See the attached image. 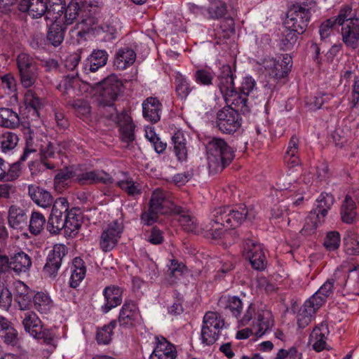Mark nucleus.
I'll return each mask as SVG.
<instances>
[{
  "label": "nucleus",
  "mask_w": 359,
  "mask_h": 359,
  "mask_svg": "<svg viewBox=\"0 0 359 359\" xmlns=\"http://www.w3.org/2000/svg\"><path fill=\"white\" fill-rule=\"evenodd\" d=\"M80 81L78 72H72V73H67L63 76L62 79L58 84L57 88L60 90H64L66 93L72 90H74L76 86L79 85Z\"/></svg>",
  "instance_id": "obj_59"
},
{
  "label": "nucleus",
  "mask_w": 359,
  "mask_h": 359,
  "mask_svg": "<svg viewBox=\"0 0 359 359\" xmlns=\"http://www.w3.org/2000/svg\"><path fill=\"white\" fill-rule=\"evenodd\" d=\"M104 303L100 311L103 314L120 306L123 302V288L116 285L106 286L102 290Z\"/></svg>",
  "instance_id": "obj_24"
},
{
  "label": "nucleus",
  "mask_w": 359,
  "mask_h": 359,
  "mask_svg": "<svg viewBox=\"0 0 359 359\" xmlns=\"http://www.w3.org/2000/svg\"><path fill=\"white\" fill-rule=\"evenodd\" d=\"M122 87V82L114 76H109L103 79L101 83L99 104L100 106L109 107V118L114 119L118 125L122 142L130 144L135 140V126L128 111L123 109L118 113L114 107V102L120 95Z\"/></svg>",
  "instance_id": "obj_1"
},
{
  "label": "nucleus",
  "mask_w": 359,
  "mask_h": 359,
  "mask_svg": "<svg viewBox=\"0 0 359 359\" xmlns=\"http://www.w3.org/2000/svg\"><path fill=\"white\" fill-rule=\"evenodd\" d=\"M226 327L224 319L216 311H207L203 318L199 339L203 346L213 345Z\"/></svg>",
  "instance_id": "obj_10"
},
{
  "label": "nucleus",
  "mask_w": 359,
  "mask_h": 359,
  "mask_svg": "<svg viewBox=\"0 0 359 359\" xmlns=\"http://www.w3.org/2000/svg\"><path fill=\"white\" fill-rule=\"evenodd\" d=\"M144 118L151 123H157L160 118L162 104L157 97H149L142 102Z\"/></svg>",
  "instance_id": "obj_34"
},
{
  "label": "nucleus",
  "mask_w": 359,
  "mask_h": 359,
  "mask_svg": "<svg viewBox=\"0 0 359 359\" xmlns=\"http://www.w3.org/2000/svg\"><path fill=\"white\" fill-rule=\"evenodd\" d=\"M28 194L32 200L39 206L46 208L53 205V198L50 193L39 186L31 184L28 187Z\"/></svg>",
  "instance_id": "obj_37"
},
{
  "label": "nucleus",
  "mask_w": 359,
  "mask_h": 359,
  "mask_svg": "<svg viewBox=\"0 0 359 359\" xmlns=\"http://www.w3.org/2000/svg\"><path fill=\"white\" fill-rule=\"evenodd\" d=\"M116 320L121 327L126 329L134 328L141 325L142 317L137 302L126 299Z\"/></svg>",
  "instance_id": "obj_17"
},
{
  "label": "nucleus",
  "mask_w": 359,
  "mask_h": 359,
  "mask_svg": "<svg viewBox=\"0 0 359 359\" xmlns=\"http://www.w3.org/2000/svg\"><path fill=\"white\" fill-rule=\"evenodd\" d=\"M47 222L44 215L39 211H33L32 212L29 229L32 235L36 236L40 234L46 226Z\"/></svg>",
  "instance_id": "obj_56"
},
{
  "label": "nucleus",
  "mask_w": 359,
  "mask_h": 359,
  "mask_svg": "<svg viewBox=\"0 0 359 359\" xmlns=\"http://www.w3.org/2000/svg\"><path fill=\"white\" fill-rule=\"evenodd\" d=\"M283 191V194L287 198H290L294 206L302 204L304 199L303 194L305 192V189L300 187L299 183L295 182L294 184L285 187Z\"/></svg>",
  "instance_id": "obj_54"
},
{
  "label": "nucleus",
  "mask_w": 359,
  "mask_h": 359,
  "mask_svg": "<svg viewBox=\"0 0 359 359\" xmlns=\"http://www.w3.org/2000/svg\"><path fill=\"white\" fill-rule=\"evenodd\" d=\"M168 274L170 278H172V282L178 280L181 276L185 274L188 269L187 266L182 262H179L176 259L170 260V264H168Z\"/></svg>",
  "instance_id": "obj_58"
},
{
  "label": "nucleus",
  "mask_w": 359,
  "mask_h": 359,
  "mask_svg": "<svg viewBox=\"0 0 359 359\" xmlns=\"http://www.w3.org/2000/svg\"><path fill=\"white\" fill-rule=\"evenodd\" d=\"M32 266L30 257L21 249L18 248L12 254L10 258L8 257L7 269H13L17 273H25Z\"/></svg>",
  "instance_id": "obj_28"
},
{
  "label": "nucleus",
  "mask_w": 359,
  "mask_h": 359,
  "mask_svg": "<svg viewBox=\"0 0 359 359\" xmlns=\"http://www.w3.org/2000/svg\"><path fill=\"white\" fill-rule=\"evenodd\" d=\"M345 251L349 255H359V240L356 229L346 231L344 238Z\"/></svg>",
  "instance_id": "obj_51"
},
{
  "label": "nucleus",
  "mask_w": 359,
  "mask_h": 359,
  "mask_svg": "<svg viewBox=\"0 0 359 359\" xmlns=\"http://www.w3.org/2000/svg\"><path fill=\"white\" fill-rule=\"evenodd\" d=\"M67 254V248L63 244L55 245L50 250L43 266V273L50 278H55L61 267L62 259Z\"/></svg>",
  "instance_id": "obj_23"
},
{
  "label": "nucleus",
  "mask_w": 359,
  "mask_h": 359,
  "mask_svg": "<svg viewBox=\"0 0 359 359\" xmlns=\"http://www.w3.org/2000/svg\"><path fill=\"white\" fill-rule=\"evenodd\" d=\"M41 314H48L53 307V302L46 292H37L34 294L32 304Z\"/></svg>",
  "instance_id": "obj_46"
},
{
  "label": "nucleus",
  "mask_w": 359,
  "mask_h": 359,
  "mask_svg": "<svg viewBox=\"0 0 359 359\" xmlns=\"http://www.w3.org/2000/svg\"><path fill=\"white\" fill-rule=\"evenodd\" d=\"M316 3L313 0L293 4L287 13L285 28H292L297 34H303L309 25L312 13L316 12Z\"/></svg>",
  "instance_id": "obj_9"
},
{
  "label": "nucleus",
  "mask_w": 359,
  "mask_h": 359,
  "mask_svg": "<svg viewBox=\"0 0 359 359\" xmlns=\"http://www.w3.org/2000/svg\"><path fill=\"white\" fill-rule=\"evenodd\" d=\"M0 83L11 95L13 100L18 102V82L13 73H6L0 76Z\"/></svg>",
  "instance_id": "obj_55"
},
{
  "label": "nucleus",
  "mask_w": 359,
  "mask_h": 359,
  "mask_svg": "<svg viewBox=\"0 0 359 359\" xmlns=\"http://www.w3.org/2000/svg\"><path fill=\"white\" fill-rule=\"evenodd\" d=\"M74 114L81 119L87 120L90 117L91 107L87 100L77 99L72 104Z\"/></svg>",
  "instance_id": "obj_61"
},
{
  "label": "nucleus",
  "mask_w": 359,
  "mask_h": 359,
  "mask_svg": "<svg viewBox=\"0 0 359 359\" xmlns=\"http://www.w3.org/2000/svg\"><path fill=\"white\" fill-rule=\"evenodd\" d=\"M74 182L80 186H88L102 183L106 185L113 184V177L104 170L84 171L81 165L76 168Z\"/></svg>",
  "instance_id": "obj_21"
},
{
  "label": "nucleus",
  "mask_w": 359,
  "mask_h": 359,
  "mask_svg": "<svg viewBox=\"0 0 359 359\" xmlns=\"http://www.w3.org/2000/svg\"><path fill=\"white\" fill-rule=\"evenodd\" d=\"M269 326L266 328L264 332L262 330L263 333H258L259 327L256 328L254 325L256 324L257 317L255 319H252L250 323L248 325H250V327H245L244 329L240 330L236 332V338L237 339H248L251 335L254 334L257 338H260L263 337L268 332H270L272 327L273 326V318L272 313L270 310H269Z\"/></svg>",
  "instance_id": "obj_39"
},
{
  "label": "nucleus",
  "mask_w": 359,
  "mask_h": 359,
  "mask_svg": "<svg viewBox=\"0 0 359 359\" xmlns=\"http://www.w3.org/2000/svg\"><path fill=\"white\" fill-rule=\"evenodd\" d=\"M328 334L329 329L326 324L322 323L313 329L310 335L311 340H313V350L320 352L326 348V339Z\"/></svg>",
  "instance_id": "obj_44"
},
{
  "label": "nucleus",
  "mask_w": 359,
  "mask_h": 359,
  "mask_svg": "<svg viewBox=\"0 0 359 359\" xmlns=\"http://www.w3.org/2000/svg\"><path fill=\"white\" fill-rule=\"evenodd\" d=\"M236 67L229 65H223L219 69L217 74V88L222 95L226 106L236 109L240 114H245L250 111L248 95L236 90L234 80Z\"/></svg>",
  "instance_id": "obj_5"
},
{
  "label": "nucleus",
  "mask_w": 359,
  "mask_h": 359,
  "mask_svg": "<svg viewBox=\"0 0 359 359\" xmlns=\"http://www.w3.org/2000/svg\"><path fill=\"white\" fill-rule=\"evenodd\" d=\"M226 4L221 1L212 4L208 8V13L210 18L214 20L222 18L226 15Z\"/></svg>",
  "instance_id": "obj_64"
},
{
  "label": "nucleus",
  "mask_w": 359,
  "mask_h": 359,
  "mask_svg": "<svg viewBox=\"0 0 359 359\" xmlns=\"http://www.w3.org/2000/svg\"><path fill=\"white\" fill-rule=\"evenodd\" d=\"M331 173L326 162H320L316 168L314 180L322 186L327 185L330 182Z\"/></svg>",
  "instance_id": "obj_60"
},
{
  "label": "nucleus",
  "mask_w": 359,
  "mask_h": 359,
  "mask_svg": "<svg viewBox=\"0 0 359 359\" xmlns=\"http://www.w3.org/2000/svg\"><path fill=\"white\" fill-rule=\"evenodd\" d=\"M20 124L17 112L6 107H0V126L7 128H16Z\"/></svg>",
  "instance_id": "obj_50"
},
{
  "label": "nucleus",
  "mask_w": 359,
  "mask_h": 359,
  "mask_svg": "<svg viewBox=\"0 0 359 359\" xmlns=\"http://www.w3.org/2000/svg\"><path fill=\"white\" fill-rule=\"evenodd\" d=\"M22 325L27 332L34 339L43 340L47 345H52L55 332L51 328L45 327L36 313L32 311L25 313Z\"/></svg>",
  "instance_id": "obj_12"
},
{
  "label": "nucleus",
  "mask_w": 359,
  "mask_h": 359,
  "mask_svg": "<svg viewBox=\"0 0 359 359\" xmlns=\"http://www.w3.org/2000/svg\"><path fill=\"white\" fill-rule=\"evenodd\" d=\"M334 203V197L332 194L322 192L316 198L313 208L310 211L309 219L313 224V226L317 229L322 225Z\"/></svg>",
  "instance_id": "obj_19"
},
{
  "label": "nucleus",
  "mask_w": 359,
  "mask_h": 359,
  "mask_svg": "<svg viewBox=\"0 0 359 359\" xmlns=\"http://www.w3.org/2000/svg\"><path fill=\"white\" fill-rule=\"evenodd\" d=\"M8 220L13 229H22L27 224V216L22 208L13 205L8 210Z\"/></svg>",
  "instance_id": "obj_45"
},
{
  "label": "nucleus",
  "mask_w": 359,
  "mask_h": 359,
  "mask_svg": "<svg viewBox=\"0 0 359 359\" xmlns=\"http://www.w3.org/2000/svg\"><path fill=\"white\" fill-rule=\"evenodd\" d=\"M340 215L341 221L346 224L353 223L357 217V205L352 197L347 194L342 203Z\"/></svg>",
  "instance_id": "obj_43"
},
{
  "label": "nucleus",
  "mask_w": 359,
  "mask_h": 359,
  "mask_svg": "<svg viewBox=\"0 0 359 359\" xmlns=\"http://www.w3.org/2000/svg\"><path fill=\"white\" fill-rule=\"evenodd\" d=\"M67 210L68 201L67 198L60 197L54 201L46 224V229L51 234H57L62 230L65 231L64 219Z\"/></svg>",
  "instance_id": "obj_20"
},
{
  "label": "nucleus",
  "mask_w": 359,
  "mask_h": 359,
  "mask_svg": "<svg viewBox=\"0 0 359 359\" xmlns=\"http://www.w3.org/2000/svg\"><path fill=\"white\" fill-rule=\"evenodd\" d=\"M175 91L178 99L186 100L189 95L196 89V86L191 85L189 79L177 72L174 76Z\"/></svg>",
  "instance_id": "obj_36"
},
{
  "label": "nucleus",
  "mask_w": 359,
  "mask_h": 359,
  "mask_svg": "<svg viewBox=\"0 0 359 359\" xmlns=\"http://www.w3.org/2000/svg\"><path fill=\"white\" fill-rule=\"evenodd\" d=\"M136 60L135 50L128 46L119 48L115 54L114 65L118 70H124L130 67Z\"/></svg>",
  "instance_id": "obj_33"
},
{
  "label": "nucleus",
  "mask_w": 359,
  "mask_h": 359,
  "mask_svg": "<svg viewBox=\"0 0 359 359\" xmlns=\"http://www.w3.org/2000/svg\"><path fill=\"white\" fill-rule=\"evenodd\" d=\"M217 306L222 311L229 313L236 319L238 326L245 327L250 323L252 319L257 317L256 328L259 327L258 333H263L269 326V309L266 305L259 302H250L243 313V304L238 296L224 294L219 297Z\"/></svg>",
  "instance_id": "obj_2"
},
{
  "label": "nucleus",
  "mask_w": 359,
  "mask_h": 359,
  "mask_svg": "<svg viewBox=\"0 0 359 359\" xmlns=\"http://www.w3.org/2000/svg\"><path fill=\"white\" fill-rule=\"evenodd\" d=\"M69 271L70 276L68 285L72 289H77L86 276L87 266L86 262L81 257H74L69 266Z\"/></svg>",
  "instance_id": "obj_29"
},
{
  "label": "nucleus",
  "mask_w": 359,
  "mask_h": 359,
  "mask_svg": "<svg viewBox=\"0 0 359 359\" xmlns=\"http://www.w3.org/2000/svg\"><path fill=\"white\" fill-rule=\"evenodd\" d=\"M20 83L25 88H29L36 83L39 72L34 60L28 54L20 53L16 59Z\"/></svg>",
  "instance_id": "obj_15"
},
{
  "label": "nucleus",
  "mask_w": 359,
  "mask_h": 359,
  "mask_svg": "<svg viewBox=\"0 0 359 359\" xmlns=\"http://www.w3.org/2000/svg\"><path fill=\"white\" fill-rule=\"evenodd\" d=\"M299 147V137L296 135H292L290 139L284 155V162L290 168L296 167L301 163Z\"/></svg>",
  "instance_id": "obj_38"
},
{
  "label": "nucleus",
  "mask_w": 359,
  "mask_h": 359,
  "mask_svg": "<svg viewBox=\"0 0 359 359\" xmlns=\"http://www.w3.org/2000/svg\"><path fill=\"white\" fill-rule=\"evenodd\" d=\"M251 233L244 236L238 234V238L245 241L244 250L246 257L249 259L252 267L257 271H262L266 266V258L262 244L250 237Z\"/></svg>",
  "instance_id": "obj_14"
},
{
  "label": "nucleus",
  "mask_w": 359,
  "mask_h": 359,
  "mask_svg": "<svg viewBox=\"0 0 359 359\" xmlns=\"http://www.w3.org/2000/svg\"><path fill=\"white\" fill-rule=\"evenodd\" d=\"M99 7L86 1L78 2L72 0L65 8L62 22L65 26L77 21L73 32L77 36L85 37L97 22Z\"/></svg>",
  "instance_id": "obj_4"
},
{
  "label": "nucleus",
  "mask_w": 359,
  "mask_h": 359,
  "mask_svg": "<svg viewBox=\"0 0 359 359\" xmlns=\"http://www.w3.org/2000/svg\"><path fill=\"white\" fill-rule=\"evenodd\" d=\"M214 215L217 221L224 223L226 229H234L248 218V211L246 206L243 205L234 208L222 206L214 209Z\"/></svg>",
  "instance_id": "obj_13"
},
{
  "label": "nucleus",
  "mask_w": 359,
  "mask_h": 359,
  "mask_svg": "<svg viewBox=\"0 0 359 359\" xmlns=\"http://www.w3.org/2000/svg\"><path fill=\"white\" fill-rule=\"evenodd\" d=\"M207 149L208 168L211 173L222 172L235 157L234 150L222 138L213 137Z\"/></svg>",
  "instance_id": "obj_8"
},
{
  "label": "nucleus",
  "mask_w": 359,
  "mask_h": 359,
  "mask_svg": "<svg viewBox=\"0 0 359 359\" xmlns=\"http://www.w3.org/2000/svg\"><path fill=\"white\" fill-rule=\"evenodd\" d=\"M242 116L239 112L230 107H224L217 113L216 125L224 134H233L242 125Z\"/></svg>",
  "instance_id": "obj_16"
},
{
  "label": "nucleus",
  "mask_w": 359,
  "mask_h": 359,
  "mask_svg": "<svg viewBox=\"0 0 359 359\" xmlns=\"http://www.w3.org/2000/svg\"><path fill=\"white\" fill-rule=\"evenodd\" d=\"M34 298V294L29 287L22 281H18L15 285L14 301L18 304L20 310H29Z\"/></svg>",
  "instance_id": "obj_32"
},
{
  "label": "nucleus",
  "mask_w": 359,
  "mask_h": 359,
  "mask_svg": "<svg viewBox=\"0 0 359 359\" xmlns=\"http://www.w3.org/2000/svg\"><path fill=\"white\" fill-rule=\"evenodd\" d=\"M333 96L327 93L318 92L313 97H311L306 101V105L309 110L316 111L322 108L323 105L327 103Z\"/></svg>",
  "instance_id": "obj_57"
},
{
  "label": "nucleus",
  "mask_w": 359,
  "mask_h": 359,
  "mask_svg": "<svg viewBox=\"0 0 359 359\" xmlns=\"http://www.w3.org/2000/svg\"><path fill=\"white\" fill-rule=\"evenodd\" d=\"M176 346L161 335L155 337V344L149 359H176Z\"/></svg>",
  "instance_id": "obj_25"
},
{
  "label": "nucleus",
  "mask_w": 359,
  "mask_h": 359,
  "mask_svg": "<svg viewBox=\"0 0 359 359\" xmlns=\"http://www.w3.org/2000/svg\"><path fill=\"white\" fill-rule=\"evenodd\" d=\"M117 186L130 197L140 196L142 194L141 189L131 178L118 181Z\"/></svg>",
  "instance_id": "obj_63"
},
{
  "label": "nucleus",
  "mask_w": 359,
  "mask_h": 359,
  "mask_svg": "<svg viewBox=\"0 0 359 359\" xmlns=\"http://www.w3.org/2000/svg\"><path fill=\"white\" fill-rule=\"evenodd\" d=\"M65 231L68 236H75L78 233L79 229L81 226L82 216L79 208H69L65 215Z\"/></svg>",
  "instance_id": "obj_31"
},
{
  "label": "nucleus",
  "mask_w": 359,
  "mask_h": 359,
  "mask_svg": "<svg viewBox=\"0 0 359 359\" xmlns=\"http://www.w3.org/2000/svg\"><path fill=\"white\" fill-rule=\"evenodd\" d=\"M336 26H341V35L346 46L355 49L359 45V18L355 9L351 6H342L336 17L323 21L319 27L320 39L322 43L330 42V36Z\"/></svg>",
  "instance_id": "obj_3"
},
{
  "label": "nucleus",
  "mask_w": 359,
  "mask_h": 359,
  "mask_svg": "<svg viewBox=\"0 0 359 359\" xmlns=\"http://www.w3.org/2000/svg\"><path fill=\"white\" fill-rule=\"evenodd\" d=\"M174 153L178 161L182 163L187 158V140L183 133L177 131L172 137Z\"/></svg>",
  "instance_id": "obj_47"
},
{
  "label": "nucleus",
  "mask_w": 359,
  "mask_h": 359,
  "mask_svg": "<svg viewBox=\"0 0 359 359\" xmlns=\"http://www.w3.org/2000/svg\"><path fill=\"white\" fill-rule=\"evenodd\" d=\"M359 265L350 266H341L335 271L333 277L328 278L316 292L309 300L316 304V307L320 308L326 302L327 298L333 292L334 285L337 278L339 276L341 270L347 273L344 282V287L353 294L359 295Z\"/></svg>",
  "instance_id": "obj_6"
},
{
  "label": "nucleus",
  "mask_w": 359,
  "mask_h": 359,
  "mask_svg": "<svg viewBox=\"0 0 359 359\" xmlns=\"http://www.w3.org/2000/svg\"><path fill=\"white\" fill-rule=\"evenodd\" d=\"M121 27L120 20L117 17L111 16L97 27V35L103 41L111 42L119 37Z\"/></svg>",
  "instance_id": "obj_26"
},
{
  "label": "nucleus",
  "mask_w": 359,
  "mask_h": 359,
  "mask_svg": "<svg viewBox=\"0 0 359 359\" xmlns=\"http://www.w3.org/2000/svg\"><path fill=\"white\" fill-rule=\"evenodd\" d=\"M109 54L107 50L94 49L83 63V71L86 74L95 73L104 67L108 61Z\"/></svg>",
  "instance_id": "obj_27"
},
{
  "label": "nucleus",
  "mask_w": 359,
  "mask_h": 359,
  "mask_svg": "<svg viewBox=\"0 0 359 359\" xmlns=\"http://www.w3.org/2000/svg\"><path fill=\"white\" fill-rule=\"evenodd\" d=\"M181 211L182 206L170 200L167 192L156 189L151 194L147 211L141 214L140 219L144 225L151 226L158 221L159 215H173Z\"/></svg>",
  "instance_id": "obj_7"
},
{
  "label": "nucleus",
  "mask_w": 359,
  "mask_h": 359,
  "mask_svg": "<svg viewBox=\"0 0 359 359\" xmlns=\"http://www.w3.org/2000/svg\"><path fill=\"white\" fill-rule=\"evenodd\" d=\"M18 331L6 318L0 316V337L8 345L15 346L18 344Z\"/></svg>",
  "instance_id": "obj_40"
},
{
  "label": "nucleus",
  "mask_w": 359,
  "mask_h": 359,
  "mask_svg": "<svg viewBox=\"0 0 359 359\" xmlns=\"http://www.w3.org/2000/svg\"><path fill=\"white\" fill-rule=\"evenodd\" d=\"M318 309L320 308L316 307V304L307 299L297 316L298 328L304 329L311 322L312 318Z\"/></svg>",
  "instance_id": "obj_41"
},
{
  "label": "nucleus",
  "mask_w": 359,
  "mask_h": 359,
  "mask_svg": "<svg viewBox=\"0 0 359 359\" xmlns=\"http://www.w3.org/2000/svg\"><path fill=\"white\" fill-rule=\"evenodd\" d=\"M210 220L203 224L199 228V234L209 239L216 240L221 238L224 233V223L217 221L214 215V210L211 212Z\"/></svg>",
  "instance_id": "obj_30"
},
{
  "label": "nucleus",
  "mask_w": 359,
  "mask_h": 359,
  "mask_svg": "<svg viewBox=\"0 0 359 359\" xmlns=\"http://www.w3.org/2000/svg\"><path fill=\"white\" fill-rule=\"evenodd\" d=\"M20 176L19 163H10L0 158V181L13 182Z\"/></svg>",
  "instance_id": "obj_42"
},
{
  "label": "nucleus",
  "mask_w": 359,
  "mask_h": 359,
  "mask_svg": "<svg viewBox=\"0 0 359 359\" xmlns=\"http://www.w3.org/2000/svg\"><path fill=\"white\" fill-rule=\"evenodd\" d=\"M341 244V236L337 231H328L324 238L323 246L327 251L337 250Z\"/></svg>",
  "instance_id": "obj_62"
},
{
  "label": "nucleus",
  "mask_w": 359,
  "mask_h": 359,
  "mask_svg": "<svg viewBox=\"0 0 359 359\" xmlns=\"http://www.w3.org/2000/svg\"><path fill=\"white\" fill-rule=\"evenodd\" d=\"M257 63L262 66L269 79L279 81L288 76L292 67V58L289 54H282L276 57H264Z\"/></svg>",
  "instance_id": "obj_11"
},
{
  "label": "nucleus",
  "mask_w": 359,
  "mask_h": 359,
  "mask_svg": "<svg viewBox=\"0 0 359 359\" xmlns=\"http://www.w3.org/2000/svg\"><path fill=\"white\" fill-rule=\"evenodd\" d=\"M173 215L179 216L178 222L184 231L199 234V228L198 227L196 218L191 217L186 208L182 207L180 212H174Z\"/></svg>",
  "instance_id": "obj_49"
},
{
  "label": "nucleus",
  "mask_w": 359,
  "mask_h": 359,
  "mask_svg": "<svg viewBox=\"0 0 359 359\" xmlns=\"http://www.w3.org/2000/svg\"><path fill=\"white\" fill-rule=\"evenodd\" d=\"M66 26L61 22H54L49 27L47 33V40L55 47L59 46L64 40Z\"/></svg>",
  "instance_id": "obj_48"
},
{
  "label": "nucleus",
  "mask_w": 359,
  "mask_h": 359,
  "mask_svg": "<svg viewBox=\"0 0 359 359\" xmlns=\"http://www.w3.org/2000/svg\"><path fill=\"white\" fill-rule=\"evenodd\" d=\"M215 77L216 74L210 67L198 68L193 74V80L195 83L204 88H210L215 84L217 86V78Z\"/></svg>",
  "instance_id": "obj_35"
},
{
  "label": "nucleus",
  "mask_w": 359,
  "mask_h": 359,
  "mask_svg": "<svg viewBox=\"0 0 359 359\" xmlns=\"http://www.w3.org/2000/svg\"><path fill=\"white\" fill-rule=\"evenodd\" d=\"M41 161L49 170L55 168V164L49 161V158H54L56 155V148L51 142L44 143L40 148Z\"/></svg>",
  "instance_id": "obj_53"
},
{
  "label": "nucleus",
  "mask_w": 359,
  "mask_h": 359,
  "mask_svg": "<svg viewBox=\"0 0 359 359\" xmlns=\"http://www.w3.org/2000/svg\"><path fill=\"white\" fill-rule=\"evenodd\" d=\"M334 203V197L332 194L322 192L316 198L313 208L310 211L309 219L313 224V226L317 229L322 225Z\"/></svg>",
  "instance_id": "obj_18"
},
{
  "label": "nucleus",
  "mask_w": 359,
  "mask_h": 359,
  "mask_svg": "<svg viewBox=\"0 0 359 359\" xmlns=\"http://www.w3.org/2000/svg\"><path fill=\"white\" fill-rule=\"evenodd\" d=\"M123 226L117 220L110 223L100 237V248L104 252L111 251L118 244L123 233Z\"/></svg>",
  "instance_id": "obj_22"
},
{
  "label": "nucleus",
  "mask_w": 359,
  "mask_h": 359,
  "mask_svg": "<svg viewBox=\"0 0 359 359\" xmlns=\"http://www.w3.org/2000/svg\"><path fill=\"white\" fill-rule=\"evenodd\" d=\"M117 322L116 320H111L107 325H104L100 328H97L96 332V341L99 345L109 344L112 338L114 330L116 327Z\"/></svg>",
  "instance_id": "obj_52"
}]
</instances>
